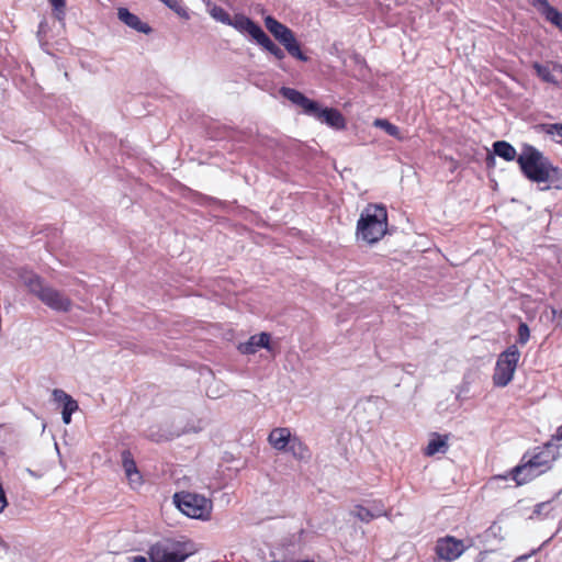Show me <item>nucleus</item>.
Here are the masks:
<instances>
[{"label": "nucleus", "mask_w": 562, "mask_h": 562, "mask_svg": "<svg viewBox=\"0 0 562 562\" xmlns=\"http://www.w3.org/2000/svg\"><path fill=\"white\" fill-rule=\"evenodd\" d=\"M538 128L542 133L552 136L558 144H562V123L540 124Z\"/></svg>", "instance_id": "25"}, {"label": "nucleus", "mask_w": 562, "mask_h": 562, "mask_svg": "<svg viewBox=\"0 0 562 562\" xmlns=\"http://www.w3.org/2000/svg\"><path fill=\"white\" fill-rule=\"evenodd\" d=\"M562 440V425L557 429L555 434L552 435L551 441Z\"/></svg>", "instance_id": "32"}, {"label": "nucleus", "mask_w": 562, "mask_h": 562, "mask_svg": "<svg viewBox=\"0 0 562 562\" xmlns=\"http://www.w3.org/2000/svg\"><path fill=\"white\" fill-rule=\"evenodd\" d=\"M551 447L552 442H547L541 448H537L538 451L532 456H527V464L541 471V474L549 471L557 459V454L550 450Z\"/></svg>", "instance_id": "11"}, {"label": "nucleus", "mask_w": 562, "mask_h": 562, "mask_svg": "<svg viewBox=\"0 0 562 562\" xmlns=\"http://www.w3.org/2000/svg\"><path fill=\"white\" fill-rule=\"evenodd\" d=\"M542 506H544V504H543V503L538 504V505L536 506V507H537L536 512H538V513H539V512H540V508H541Z\"/></svg>", "instance_id": "36"}, {"label": "nucleus", "mask_w": 562, "mask_h": 562, "mask_svg": "<svg viewBox=\"0 0 562 562\" xmlns=\"http://www.w3.org/2000/svg\"><path fill=\"white\" fill-rule=\"evenodd\" d=\"M260 348L270 349V335L267 333H260L252 335L246 342L238 345V350L244 355H254Z\"/></svg>", "instance_id": "15"}, {"label": "nucleus", "mask_w": 562, "mask_h": 562, "mask_svg": "<svg viewBox=\"0 0 562 562\" xmlns=\"http://www.w3.org/2000/svg\"><path fill=\"white\" fill-rule=\"evenodd\" d=\"M195 553L194 544L191 541H176L167 539L149 547L148 557L150 562H184Z\"/></svg>", "instance_id": "4"}, {"label": "nucleus", "mask_w": 562, "mask_h": 562, "mask_svg": "<svg viewBox=\"0 0 562 562\" xmlns=\"http://www.w3.org/2000/svg\"><path fill=\"white\" fill-rule=\"evenodd\" d=\"M387 232V211L381 204H368L357 222L358 239L372 245L381 240Z\"/></svg>", "instance_id": "2"}, {"label": "nucleus", "mask_w": 562, "mask_h": 562, "mask_svg": "<svg viewBox=\"0 0 562 562\" xmlns=\"http://www.w3.org/2000/svg\"><path fill=\"white\" fill-rule=\"evenodd\" d=\"M351 514L359 520L368 524L378 517L386 515V510L381 501H372L371 509L362 505H356Z\"/></svg>", "instance_id": "13"}, {"label": "nucleus", "mask_w": 562, "mask_h": 562, "mask_svg": "<svg viewBox=\"0 0 562 562\" xmlns=\"http://www.w3.org/2000/svg\"><path fill=\"white\" fill-rule=\"evenodd\" d=\"M280 93L293 104L302 108L305 114L314 116L335 130L346 128V119L337 109H321L316 101L308 99L302 92L293 88L282 87Z\"/></svg>", "instance_id": "3"}, {"label": "nucleus", "mask_w": 562, "mask_h": 562, "mask_svg": "<svg viewBox=\"0 0 562 562\" xmlns=\"http://www.w3.org/2000/svg\"><path fill=\"white\" fill-rule=\"evenodd\" d=\"M117 18L124 24H126L127 26L137 32L144 34H148L151 32V27L147 23L142 22L136 14L130 12L126 8H119Z\"/></svg>", "instance_id": "17"}, {"label": "nucleus", "mask_w": 562, "mask_h": 562, "mask_svg": "<svg viewBox=\"0 0 562 562\" xmlns=\"http://www.w3.org/2000/svg\"><path fill=\"white\" fill-rule=\"evenodd\" d=\"M53 397L55 402L63 404V412L75 413L78 409V403L63 390L55 389Z\"/></svg>", "instance_id": "20"}, {"label": "nucleus", "mask_w": 562, "mask_h": 562, "mask_svg": "<svg viewBox=\"0 0 562 562\" xmlns=\"http://www.w3.org/2000/svg\"><path fill=\"white\" fill-rule=\"evenodd\" d=\"M293 436L289 428L277 427L270 431L268 442L273 449L285 452Z\"/></svg>", "instance_id": "16"}, {"label": "nucleus", "mask_w": 562, "mask_h": 562, "mask_svg": "<svg viewBox=\"0 0 562 562\" xmlns=\"http://www.w3.org/2000/svg\"><path fill=\"white\" fill-rule=\"evenodd\" d=\"M530 338V329L528 325L524 322H521L518 326V338L517 341L521 346H525Z\"/></svg>", "instance_id": "29"}, {"label": "nucleus", "mask_w": 562, "mask_h": 562, "mask_svg": "<svg viewBox=\"0 0 562 562\" xmlns=\"http://www.w3.org/2000/svg\"><path fill=\"white\" fill-rule=\"evenodd\" d=\"M435 551L439 559L451 562L463 554L465 546L462 540L446 536L437 540Z\"/></svg>", "instance_id": "9"}, {"label": "nucleus", "mask_w": 562, "mask_h": 562, "mask_svg": "<svg viewBox=\"0 0 562 562\" xmlns=\"http://www.w3.org/2000/svg\"><path fill=\"white\" fill-rule=\"evenodd\" d=\"M373 126L383 130L387 135H390L398 140H404V136L402 135L398 126L391 123L386 119H375L373 121Z\"/></svg>", "instance_id": "24"}, {"label": "nucleus", "mask_w": 562, "mask_h": 562, "mask_svg": "<svg viewBox=\"0 0 562 562\" xmlns=\"http://www.w3.org/2000/svg\"><path fill=\"white\" fill-rule=\"evenodd\" d=\"M449 435H440L438 432H434L431 435V439L428 445L424 449V454L427 457H432L436 453H446L449 448Z\"/></svg>", "instance_id": "18"}, {"label": "nucleus", "mask_w": 562, "mask_h": 562, "mask_svg": "<svg viewBox=\"0 0 562 562\" xmlns=\"http://www.w3.org/2000/svg\"><path fill=\"white\" fill-rule=\"evenodd\" d=\"M494 153L506 161L516 159L517 153L513 145L505 140H497L493 144Z\"/></svg>", "instance_id": "21"}, {"label": "nucleus", "mask_w": 562, "mask_h": 562, "mask_svg": "<svg viewBox=\"0 0 562 562\" xmlns=\"http://www.w3.org/2000/svg\"><path fill=\"white\" fill-rule=\"evenodd\" d=\"M132 562H148V561L143 555H135V557L132 558Z\"/></svg>", "instance_id": "34"}, {"label": "nucleus", "mask_w": 562, "mask_h": 562, "mask_svg": "<svg viewBox=\"0 0 562 562\" xmlns=\"http://www.w3.org/2000/svg\"><path fill=\"white\" fill-rule=\"evenodd\" d=\"M257 43L277 59L282 60L285 57L283 49H281L265 32L257 40Z\"/></svg>", "instance_id": "23"}, {"label": "nucleus", "mask_w": 562, "mask_h": 562, "mask_svg": "<svg viewBox=\"0 0 562 562\" xmlns=\"http://www.w3.org/2000/svg\"><path fill=\"white\" fill-rule=\"evenodd\" d=\"M491 551H482L477 555V562H488Z\"/></svg>", "instance_id": "31"}, {"label": "nucleus", "mask_w": 562, "mask_h": 562, "mask_svg": "<svg viewBox=\"0 0 562 562\" xmlns=\"http://www.w3.org/2000/svg\"><path fill=\"white\" fill-rule=\"evenodd\" d=\"M173 502L188 517L205 520L211 516L212 502L202 495L180 492L173 495Z\"/></svg>", "instance_id": "6"}, {"label": "nucleus", "mask_w": 562, "mask_h": 562, "mask_svg": "<svg viewBox=\"0 0 562 562\" xmlns=\"http://www.w3.org/2000/svg\"><path fill=\"white\" fill-rule=\"evenodd\" d=\"M211 15L222 22V23H225V24H229L231 23V16L229 14L222 8V7H218V5H214L211 11H210Z\"/></svg>", "instance_id": "28"}, {"label": "nucleus", "mask_w": 562, "mask_h": 562, "mask_svg": "<svg viewBox=\"0 0 562 562\" xmlns=\"http://www.w3.org/2000/svg\"><path fill=\"white\" fill-rule=\"evenodd\" d=\"M285 452H290L297 460H306L311 456L308 447L296 436H293Z\"/></svg>", "instance_id": "19"}, {"label": "nucleus", "mask_w": 562, "mask_h": 562, "mask_svg": "<svg viewBox=\"0 0 562 562\" xmlns=\"http://www.w3.org/2000/svg\"><path fill=\"white\" fill-rule=\"evenodd\" d=\"M29 288L45 305L57 312H68L71 301L60 291L50 286H44L38 277L29 281Z\"/></svg>", "instance_id": "8"}, {"label": "nucleus", "mask_w": 562, "mask_h": 562, "mask_svg": "<svg viewBox=\"0 0 562 562\" xmlns=\"http://www.w3.org/2000/svg\"><path fill=\"white\" fill-rule=\"evenodd\" d=\"M520 351L517 345L508 346L497 358L492 376L493 384L497 387H505L514 379Z\"/></svg>", "instance_id": "5"}, {"label": "nucleus", "mask_w": 562, "mask_h": 562, "mask_svg": "<svg viewBox=\"0 0 562 562\" xmlns=\"http://www.w3.org/2000/svg\"><path fill=\"white\" fill-rule=\"evenodd\" d=\"M126 479L128 481L130 486L134 490L140 487L144 483L143 475L139 472V470L134 473H131L130 475H126Z\"/></svg>", "instance_id": "30"}, {"label": "nucleus", "mask_w": 562, "mask_h": 562, "mask_svg": "<svg viewBox=\"0 0 562 562\" xmlns=\"http://www.w3.org/2000/svg\"><path fill=\"white\" fill-rule=\"evenodd\" d=\"M539 475H541V471H538L536 468L527 464V453H525L520 459L519 464L514 467L508 474L502 476V479L506 480L507 477H510L517 486H521L531 482Z\"/></svg>", "instance_id": "10"}, {"label": "nucleus", "mask_w": 562, "mask_h": 562, "mask_svg": "<svg viewBox=\"0 0 562 562\" xmlns=\"http://www.w3.org/2000/svg\"><path fill=\"white\" fill-rule=\"evenodd\" d=\"M61 415H63V422H64L66 425L70 424L72 413L61 412Z\"/></svg>", "instance_id": "33"}, {"label": "nucleus", "mask_w": 562, "mask_h": 562, "mask_svg": "<svg viewBox=\"0 0 562 562\" xmlns=\"http://www.w3.org/2000/svg\"><path fill=\"white\" fill-rule=\"evenodd\" d=\"M540 2L543 5L542 14L546 20L562 32V13L557 8L550 5L547 0H540Z\"/></svg>", "instance_id": "22"}, {"label": "nucleus", "mask_w": 562, "mask_h": 562, "mask_svg": "<svg viewBox=\"0 0 562 562\" xmlns=\"http://www.w3.org/2000/svg\"><path fill=\"white\" fill-rule=\"evenodd\" d=\"M552 315H553V316H558V315H559V316H561V317H562V311H558V310H555V308H552Z\"/></svg>", "instance_id": "35"}, {"label": "nucleus", "mask_w": 562, "mask_h": 562, "mask_svg": "<svg viewBox=\"0 0 562 562\" xmlns=\"http://www.w3.org/2000/svg\"><path fill=\"white\" fill-rule=\"evenodd\" d=\"M53 8L54 16L58 21H63L65 19L66 11V0H48Z\"/></svg>", "instance_id": "27"}, {"label": "nucleus", "mask_w": 562, "mask_h": 562, "mask_svg": "<svg viewBox=\"0 0 562 562\" xmlns=\"http://www.w3.org/2000/svg\"><path fill=\"white\" fill-rule=\"evenodd\" d=\"M228 25L234 26L239 32L248 33L256 42L263 33V30L257 23L243 14H236L233 20L231 19Z\"/></svg>", "instance_id": "14"}, {"label": "nucleus", "mask_w": 562, "mask_h": 562, "mask_svg": "<svg viewBox=\"0 0 562 562\" xmlns=\"http://www.w3.org/2000/svg\"><path fill=\"white\" fill-rule=\"evenodd\" d=\"M265 26L286 49V52L294 58L306 61L307 56L301 50V45L296 41L294 33L286 25L282 24L273 16L268 15L265 18Z\"/></svg>", "instance_id": "7"}, {"label": "nucleus", "mask_w": 562, "mask_h": 562, "mask_svg": "<svg viewBox=\"0 0 562 562\" xmlns=\"http://www.w3.org/2000/svg\"><path fill=\"white\" fill-rule=\"evenodd\" d=\"M121 458H122V467L125 472V475H130L131 473L138 471V468L136 465L134 457L130 450H124L121 453Z\"/></svg>", "instance_id": "26"}, {"label": "nucleus", "mask_w": 562, "mask_h": 562, "mask_svg": "<svg viewBox=\"0 0 562 562\" xmlns=\"http://www.w3.org/2000/svg\"><path fill=\"white\" fill-rule=\"evenodd\" d=\"M517 164L521 173L536 183H547L544 190L554 189L562 191V169L554 166L551 160L539 149L529 144H524L521 153L517 157Z\"/></svg>", "instance_id": "1"}, {"label": "nucleus", "mask_w": 562, "mask_h": 562, "mask_svg": "<svg viewBox=\"0 0 562 562\" xmlns=\"http://www.w3.org/2000/svg\"><path fill=\"white\" fill-rule=\"evenodd\" d=\"M531 67L541 81L551 83L557 87L559 86V81L553 72L555 71L562 74V64L550 61L547 65H542L538 61H533Z\"/></svg>", "instance_id": "12"}]
</instances>
